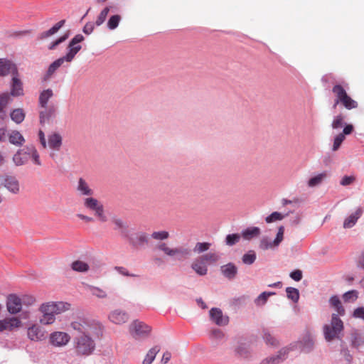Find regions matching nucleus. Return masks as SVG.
I'll return each mask as SVG.
<instances>
[{"label": "nucleus", "instance_id": "b1692460", "mask_svg": "<svg viewBox=\"0 0 364 364\" xmlns=\"http://www.w3.org/2000/svg\"><path fill=\"white\" fill-rule=\"evenodd\" d=\"M191 268L200 276H204L208 273V267L200 257H198L193 260Z\"/></svg>", "mask_w": 364, "mask_h": 364}, {"label": "nucleus", "instance_id": "a211bd4d", "mask_svg": "<svg viewBox=\"0 0 364 364\" xmlns=\"http://www.w3.org/2000/svg\"><path fill=\"white\" fill-rule=\"evenodd\" d=\"M3 185L11 193L18 194L20 191L19 181L15 176H6Z\"/></svg>", "mask_w": 364, "mask_h": 364}, {"label": "nucleus", "instance_id": "e433bc0d", "mask_svg": "<svg viewBox=\"0 0 364 364\" xmlns=\"http://www.w3.org/2000/svg\"><path fill=\"white\" fill-rule=\"evenodd\" d=\"M159 351L160 348L158 346H155L151 348L146 353L142 364H151Z\"/></svg>", "mask_w": 364, "mask_h": 364}, {"label": "nucleus", "instance_id": "cd10ccee", "mask_svg": "<svg viewBox=\"0 0 364 364\" xmlns=\"http://www.w3.org/2000/svg\"><path fill=\"white\" fill-rule=\"evenodd\" d=\"M221 272L225 277L232 279L237 273V268L233 263L230 262L221 267Z\"/></svg>", "mask_w": 364, "mask_h": 364}, {"label": "nucleus", "instance_id": "72a5a7b5", "mask_svg": "<svg viewBox=\"0 0 364 364\" xmlns=\"http://www.w3.org/2000/svg\"><path fill=\"white\" fill-rule=\"evenodd\" d=\"M327 177H328L327 171H323L322 173H320L311 177L308 181V183H307L308 186L311 187V188L316 187V186L320 185L323 181V180L326 179Z\"/></svg>", "mask_w": 364, "mask_h": 364}, {"label": "nucleus", "instance_id": "39448f33", "mask_svg": "<svg viewBox=\"0 0 364 364\" xmlns=\"http://www.w3.org/2000/svg\"><path fill=\"white\" fill-rule=\"evenodd\" d=\"M156 248L163 252L166 255L170 257L175 261L184 262L190 258L192 250L185 246L170 247L166 242H159Z\"/></svg>", "mask_w": 364, "mask_h": 364}, {"label": "nucleus", "instance_id": "7ed1b4c3", "mask_svg": "<svg viewBox=\"0 0 364 364\" xmlns=\"http://www.w3.org/2000/svg\"><path fill=\"white\" fill-rule=\"evenodd\" d=\"M70 308V304L63 301H50L41 305L39 311L42 314L40 323L43 325H50L55 322V315L63 313Z\"/></svg>", "mask_w": 364, "mask_h": 364}, {"label": "nucleus", "instance_id": "5fc2aeb1", "mask_svg": "<svg viewBox=\"0 0 364 364\" xmlns=\"http://www.w3.org/2000/svg\"><path fill=\"white\" fill-rule=\"evenodd\" d=\"M288 214L282 215V213H280L279 212H273L269 215L266 217L265 221L267 223H273V222L282 220Z\"/></svg>", "mask_w": 364, "mask_h": 364}, {"label": "nucleus", "instance_id": "ddd939ff", "mask_svg": "<svg viewBox=\"0 0 364 364\" xmlns=\"http://www.w3.org/2000/svg\"><path fill=\"white\" fill-rule=\"evenodd\" d=\"M39 111V122L41 125L48 123L50 120L54 118L56 115V109L55 105H50L46 107H40Z\"/></svg>", "mask_w": 364, "mask_h": 364}, {"label": "nucleus", "instance_id": "393cba45", "mask_svg": "<svg viewBox=\"0 0 364 364\" xmlns=\"http://www.w3.org/2000/svg\"><path fill=\"white\" fill-rule=\"evenodd\" d=\"M9 141L16 146H21L26 140L23 136L17 130H11L8 132Z\"/></svg>", "mask_w": 364, "mask_h": 364}, {"label": "nucleus", "instance_id": "423d86ee", "mask_svg": "<svg viewBox=\"0 0 364 364\" xmlns=\"http://www.w3.org/2000/svg\"><path fill=\"white\" fill-rule=\"evenodd\" d=\"M129 331L134 339L143 341L150 336L151 327L146 323L136 319L129 324Z\"/></svg>", "mask_w": 364, "mask_h": 364}, {"label": "nucleus", "instance_id": "4c0bfd02", "mask_svg": "<svg viewBox=\"0 0 364 364\" xmlns=\"http://www.w3.org/2000/svg\"><path fill=\"white\" fill-rule=\"evenodd\" d=\"M11 119L16 124L21 123L25 119V112L23 109L17 108L14 109L10 113Z\"/></svg>", "mask_w": 364, "mask_h": 364}, {"label": "nucleus", "instance_id": "79ce46f5", "mask_svg": "<svg viewBox=\"0 0 364 364\" xmlns=\"http://www.w3.org/2000/svg\"><path fill=\"white\" fill-rule=\"evenodd\" d=\"M287 296L289 299L291 300L294 303H297L299 299V291L296 288L294 287H287L286 288Z\"/></svg>", "mask_w": 364, "mask_h": 364}, {"label": "nucleus", "instance_id": "a19ab883", "mask_svg": "<svg viewBox=\"0 0 364 364\" xmlns=\"http://www.w3.org/2000/svg\"><path fill=\"white\" fill-rule=\"evenodd\" d=\"M31 158L33 163L37 166H41L40 155L34 146L28 147V159Z\"/></svg>", "mask_w": 364, "mask_h": 364}, {"label": "nucleus", "instance_id": "f257e3e1", "mask_svg": "<svg viewBox=\"0 0 364 364\" xmlns=\"http://www.w3.org/2000/svg\"><path fill=\"white\" fill-rule=\"evenodd\" d=\"M69 327L77 332L73 337L74 353L79 357H88L96 349L95 339H100L105 327L98 320L86 316H77L70 322Z\"/></svg>", "mask_w": 364, "mask_h": 364}, {"label": "nucleus", "instance_id": "6e6552de", "mask_svg": "<svg viewBox=\"0 0 364 364\" xmlns=\"http://www.w3.org/2000/svg\"><path fill=\"white\" fill-rule=\"evenodd\" d=\"M284 226H280L278 228L276 237L273 241H271L267 236L262 237L259 241V248L262 250H267L269 249H274L277 247L284 239Z\"/></svg>", "mask_w": 364, "mask_h": 364}, {"label": "nucleus", "instance_id": "ea45409f", "mask_svg": "<svg viewBox=\"0 0 364 364\" xmlns=\"http://www.w3.org/2000/svg\"><path fill=\"white\" fill-rule=\"evenodd\" d=\"M235 354L241 358H247L250 355V351L247 346L244 343L239 344L235 349Z\"/></svg>", "mask_w": 364, "mask_h": 364}, {"label": "nucleus", "instance_id": "37998d69", "mask_svg": "<svg viewBox=\"0 0 364 364\" xmlns=\"http://www.w3.org/2000/svg\"><path fill=\"white\" fill-rule=\"evenodd\" d=\"M257 259V255L254 250H249L247 253L244 254L242 257V261L245 264H252Z\"/></svg>", "mask_w": 364, "mask_h": 364}, {"label": "nucleus", "instance_id": "f704fd0d", "mask_svg": "<svg viewBox=\"0 0 364 364\" xmlns=\"http://www.w3.org/2000/svg\"><path fill=\"white\" fill-rule=\"evenodd\" d=\"M87 289H88V291L91 293V294L98 299H105L107 297V294L106 292V291H105L104 289L98 287H95V286H92V285H90V284H87Z\"/></svg>", "mask_w": 364, "mask_h": 364}, {"label": "nucleus", "instance_id": "6e6d98bb", "mask_svg": "<svg viewBox=\"0 0 364 364\" xmlns=\"http://www.w3.org/2000/svg\"><path fill=\"white\" fill-rule=\"evenodd\" d=\"M240 237L239 234H229L226 236L225 243L228 246H232L240 241Z\"/></svg>", "mask_w": 364, "mask_h": 364}, {"label": "nucleus", "instance_id": "f03ea898", "mask_svg": "<svg viewBox=\"0 0 364 364\" xmlns=\"http://www.w3.org/2000/svg\"><path fill=\"white\" fill-rule=\"evenodd\" d=\"M85 38L82 34L75 35L69 42L67 50V53L54 60L48 68V70L42 77L43 82H48L51 80L58 69L65 63H71L77 53L81 50L82 46L80 43L84 41Z\"/></svg>", "mask_w": 364, "mask_h": 364}, {"label": "nucleus", "instance_id": "c9c22d12", "mask_svg": "<svg viewBox=\"0 0 364 364\" xmlns=\"http://www.w3.org/2000/svg\"><path fill=\"white\" fill-rule=\"evenodd\" d=\"M11 100L10 94L3 93L0 95V118L4 119L6 116L5 108Z\"/></svg>", "mask_w": 364, "mask_h": 364}, {"label": "nucleus", "instance_id": "412c9836", "mask_svg": "<svg viewBox=\"0 0 364 364\" xmlns=\"http://www.w3.org/2000/svg\"><path fill=\"white\" fill-rule=\"evenodd\" d=\"M363 214V209L358 208L356 210L347 217L343 222V228L346 229L353 228L357 223L358 220L361 217Z\"/></svg>", "mask_w": 364, "mask_h": 364}, {"label": "nucleus", "instance_id": "c03bdc74", "mask_svg": "<svg viewBox=\"0 0 364 364\" xmlns=\"http://www.w3.org/2000/svg\"><path fill=\"white\" fill-rule=\"evenodd\" d=\"M350 344L353 348L358 349L361 346L364 345V337L358 333L352 334Z\"/></svg>", "mask_w": 364, "mask_h": 364}, {"label": "nucleus", "instance_id": "603ef678", "mask_svg": "<svg viewBox=\"0 0 364 364\" xmlns=\"http://www.w3.org/2000/svg\"><path fill=\"white\" fill-rule=\"evenodd\" d=\"M263 338L267 345L276 346L279 342L268 331H264Z\"/></svg>", "mask_w": 364, "mask_h": 364}, {"label": "nucleus", "instance_id": "bb28decb", "mask_svg": "<svg viewBox=\"0 0 364 364\" xmlns=\"http://www.w3.org/2000/svg\"><path fill=\"white\" fill-rule=\"evenodd\" d=\"M261 234V230L258 227H249L241 232V237L245 240H251L258 237Z\"/></svg>", "mask_w": 364, "mask_h": 364}, {"label": "nucleus", "instance_id": "0e129e2a", "mask_svg": "<svg viewBox=\"0 0 364 364\" xmlns=\"http://www.w3.org/2000/svg\"><path fill=\"white\" fill-rule=\"evenodd\" d=\"M314 341L312 339L308 338L304 341L303 350L310 352L314 348Z\"/></svg>", "mask_w": 364, "mask_h": 364}, {"label": "nucleus", "instance_id": "473e14b6", "mask_svg": "<svg viewBox=\"0 0 364 364\" xmlns=\"http://www.w3.org/2000/svg\"><path fill=\"white\" fill-rule=\"evenodd\" d=\"M332 92L336 97L333 105V108H336L337 105L341 101V99L344 98L348 94L344 87L341 85H334Z\"/></svg>", "mask_w": 364, "mask_h": 364}, {"label": "nucleus", "instance_id": "f3484780", "mask_svg": "<svg viewBox=\"0 0 364 364\" xmlns=\"http://www.w3.org/2000/svg\"><path fill=\"white\" fill-rule=\"evenodd\" d=\"M21 321L16 317L5 318L0 320V332L5 331H11L14 328L20 327Z\"/></svg>", "mask_w": 364, "mask_h": 364}, {"label": "nucleus", "instance_id": "20e7f679", "mask_svg": "<svg viewBox=\"0 0 364 364\" xmlns=\"http://www.w3.org/2000/svg\"><path fill=\"white\" fill-rule=\"evenodd\" d=\"M322 331L327 343L338 341L343 343L344 324L337 314H332L330 323L323 325Z\"/></svg>", "mask_w": 364, "mask_h": 364}, {"label": "nucleus", "instance_id": "f8f14e48", "mask_svg": "<svg viewBox=\"0 0 364 364\" xmlns=\"http://www.w3.org/2000/svg\"><path fill=\"white\" fill-rule=\"evenodd\" d=\"M210 320L219 326H225L229 323L228 316L223 315L222 310L219 308H212L209 311Z\"/></svg>", "mask_w": 364, "mask_h": 364}, {"label": "nucleus", "instance_id": "c756f323", "mask_svg": "<svg viewBox=\"0 0 364 364\" xmlns=\"http://www.w3.org/2000/svg\"><path fill=\"white\" fill-rule=\"evenodd\" d=\"M48 146L54 150L58 151L62 145V137L58 133H53L48 136Z\"/></svg>", "mask_w": 364, "mask_h": 364}, {"label": "nucleus", "instance_id": "a878e982", "mask_svg": "<svg viewBox=\"0 0 364 364\" xmlns=\"http://www.w3.org/2000/svg\"><path fill=\"white\" fill-rule=\"evenodd\" d=\"M112 223L114 225V230L120 232L121 236L125 238L129 232L128 225L122 219L119 218H113L112 219Z\"/></svg>", "mask_w": 364, "mask_h": 364}, {"label": "nucleus", "instance_id": "9d476101", "mask_svg": "<svg viewBox=\"0 0 364 364\" xmlns=\"http://www.w3.org/2000/svg\"><path fill=\"white\" fill-rule=\"evenodd\" d=\"M70 336L66 332L55 331L50 333L49 341L53 346L63 347L70 342Z\"/></svg>", "mask_w": 364, "mask_h": 364}, {"label": "nucleus", "instance_id": "3c124183", "mask_svg": "<svg viewBox=\"0 0 364 364\" xmlns=\"http://www.w3.org/2000/svg\"><path fill=\"white\" fill-rule=\"evenodd\" d=\"M341 350L340 354L341 355V358L344 361H353V355L350 354L348 348L343 343H341Z\"/></svg>", "mask_w": 364, "mask_h": 364}, {"label": "nucleus", "instance_id": "4d7b16f0", "mask_svg": "<svg viewBox=\"0 0 364 364\" xmlns=\"http://www.w3.org/2000/svg\"><path fill=\"white\" fill-rule=\"evenodd\" d=\"M358 294L356 290H350L343 295V299L346 302L354 301L358 299Z\"/></svg>", "mask_w": 364, "mask_h": 364}, {"label": "nucleus", "instance_id": "1a4fd4ad", "mask_svg": "<svg viewBox=\"0 0 364 364\" xmlns=\"http://www.w3.org/2000/svg\"><path fill=\"white\" fill-rule=\"evenodd\" d=\"M84 206L95 212V215L102 222L107 220V217L104 213V207L98 200L91 196H89L84 200Z\"/></svg>", "mask_w": 364, "mask_h": 364}, {"label": "nucleus", "instance_id": "aec40b11", "mask_svg": "<svg viewBox=\"0 0 364 364\" xmlns=\"http://www.w3.org/2000/svg\"><path fill=\"white\" fill-rule=\"evenodd\" d=\"M76 190L80 196L89 197L94 194V190L90 186L88 182L83 178H80L78 179Z\"/></svg>", "mask_w": 364, "mask_h": 364}, {"label": "nucleus", "instance_id": "680f3d73", "mask_svg": "<svg viewBox=\"0 0 364 364\" xmlns=\"http://www.w3.org/2000/svg\"><path fill=\"white\" fill-rule=\"evenodd\" d=\"M69 36L68 33L60 36L55 41H53L48 46L49 50H54L58 45L64 42Z\"/></svg>", "mask_w": 364, "mask_h": 364}, {"label": "nucleus", "instance_id": "de8ad7c7", "mask_svg": "<svg viewBox=\"0 0 364 364\" xmlns=\"http://www.w3.org/2000/svg\"><path fill=\"white\" fill-rule=\"evenodd\" d=\"M109 10L110 7L106 6L101 11L95 21V25L97 26H101L105 21L107 16L109 12Z\"/></svg>", "mask_w": 364, "mask_h": 364}, {"label": "nucleus", "instance_id": "864d4df0", "mask_svg": "<svg viewBox=\"0 0 364 364\" xmlns=\"http://www.w3.org/2000/svg\"><path fill=\"white\" fill-rule=\"evenodd\" d=\"M211 244L209 242H197L193 250L196 253H203L210 249Z\"/></svg>", "mask_w": 364, "mask_h": 364}, {"label": "nucleus", "instance_id": "052dcab7", "mask_svg": "<svg viewBox=\"0 0 364 364\" xmlns=\"http://www.w3.org/2000/svg\"><path fill=\"white\" fill-rule=\"evenodd\" d=\"M344 139L345 136H343V134H338V135H336L333 140L332 150L333 151H337L340 148Z\"/></svg>", "mask_w": 364, "mask_h": 364}, {"label": "nucleus", "instance_id": "9b49d317", "mask_svg": "<svg viewBox=\"0 0 364 364\" xmlns=\"http://www.w3.org/2000/svg\"><path fill=\"white\" fill-rule=\"evenodd\" d=\"M108 319L112 323L122 325L129 321V316L126 311L116 309L109 313Z\"/></svg>", "mask_w": 364, "mask_h": 364}, {"label": "nucleus", "instance_id": "c85d7f7f", "mask_svg": "<svg viewBox=\"0 0 364 364\" xmlns=\"http://www.w3.org/2000/svg\"><path fill=\"white\" fill-rule=\"evenodd\" d=\"M11 95L14 97L23 95V84L16 76L12 77Z\"/></svg>", "mask_w": 364, "mask_h": 364}, {"label": "nucleus", "instance_id": "bf43d9fd", "mask_svg": "<svg viewBox=\"0 0 364 364\" xmlns=\"http://www.w3.org/2000/svg\"><path fill=\"white\" fill-rule=\"evenodd\" d=\"M344 124L343 117L341 114H338L334 117L331 124V127L333 129H338L341 128Z\"/></svg>", "mask_w": 364, "mask_h": 364}, {"label": "nucleus", "instance_id": "774afa93", "mask_svg": "<svg viewBox=\"0 0 364 364\" xmlns=\"http://www.w3.org/2000/svg\"><path fill=\"white\" fill-rule=\"evenodd\" d=\"M289 276L293 280L299 282L302 279V272L299 269H296L291 272Z\"/></svg>", "mask_w": 364, "mask_h": 364}, {"label": "nucleus", "instance_id": "dca6fc26", "mask_svg": "<svg viewBox=\"0 0 364 364\" xmlns=\"http://www.w3.org/2000/svg\"><path fill=\"white\" fill-rule=\"evenodd\" d=\"M9 73H12L14 75L18 74L16 65L10 60L0 58V75L6 76Z\"/></svg>", "mask_w": 364, "mask_h": 364}, {"label": "nucleus", "instance_id": "4be33fe9", "mask_svg": "<svg viewBox=\"0 0 364 364\" xmlns=\"http://www.w3.org/2000/svg\"><path fill=\"white\" fill-rule=\"evenodd\" d=\"M54 96L52 89L47 88L43 90L38 96V104L39 107H46L48 105V101Z\"/></svg>", "mask_w": 364, "mask_h": 364}, {"label": "nucleus", "instance_id": "58836bf2", "mask_svg": "<svg viewBox=\"0 0 364 364\" xmlns=\"http://www.w3.org/2000/svg\"><path fill=\"white\" fill-rule=\"evenodd\" d=\"M275 293L274 292H272V291H264L262 293H261L254 301L255 305L257 306H264L269 297L272 295H274Z\"/></svg>", "mask_w": 364, "mask_h": 364}, {"label": "nucleus", "instance_id": "09e8293b", "mask_svg": "<svg viewBox=\"0 0 364 364\" xmlns=\"http://www.w3.org/2000/svg\"><path fill=\"white\" fill-rule=\"evenodd\" d=\"M200 257L204 261V262L205 264L207 262H209V263L216 262L220 258L219 255L217 253H214V252L206 253Z\"/></svg>", "mask_w": 364, "mask_h": 364}, {"label": "nucleus", "instance_id": "a18cd8bd", "mask_svg": "<svg viewBox=\"0 0 364 364\" xmlns=\"http://www.w3.org/2000/svg\"><path fill=\"white\" fill-rule=\"evenodd\" d=\"M340 103H341L348 109H351L358 107L357 102L353 100L348 95L344 98L341 99Z\"/></svg>", "mask_w": 364, "mask_h": 364}, {"label": "nucleus", "instance_id": "13d9d810", "mask_svg": "<svg viewBox=\"0 0 364 364\" xmlns=\"http://www.w3.org/2000/svg\"><path fill=\"white\" fill-rule=\"evenodd\" d=\"M151 237L156 240H164L168 238L169 233L167 231H155L151 234Z\"/></svg>", "mask_w": 364, "mask_h": 364}, {"label": "nucleus", "instance_id": "338daca9", "mask_svg": "<svg viewBox=\"0 0 364 364\" xmlns=\"http://www.w3.org/2000/svg\"><path fill=\"white\" fill-rule=\"evenodd\" d=\"M21 301H22V305L24 304L26 306H31L35 303L36 299L33 296L25 295L23 297V299H21Z\"/></svg>", "mask_w": 364, "mask_h": 364}, {"label": "nucleus", "instance_id": "8fccbe9b", "mask_svg": "<svg viewBox=\"0 0 364 364\" xmlns=\"http://www.w3.org/2000/svg\"><path fill=\"white\" fill-rule=\"evenodd\" d=\"M225 333L222 330L216 328L211 329L209 336L210 339L215 341H221L225 338Z\"/></svg>", "mask_w": 364, "mask_h": 364}, {"label": "nucleus", "instance_id": "49530a36", "mask_svg": "<svg viewBox=\"0 0 364 364\" xmlns=\"http://www.w3.org/2000/svg\"><path fill=\"white\" fill-rule=\"evenodd\" d=\"M121 19V16L118 14L112 16L107 21V28L109 30H114L118 27Z\"/></svg>", "mask_w": 364, "mask_h": 364}, {"label": "nucleus", "instance_id": "2f4dec72", "mask_svg": "<svg viewBox=\"0 0 364 364\" xmlns=\"http://www.w3.org/2000/svg\"><path fill=\"white\" fill-rule=\"evenodd\" d=\"M65 23V20H61V21H58L52 28H50V29H48L46 31L41 33L39 35L38 38L41 40H43V39L47 38L54 35L64 26Z\"/></svg>", "mask_w": 364, "mask_h": 364}, {"label": "nucleus", "instance_id": "4468645a", "mask_svg": "<svg viewBox=\"0 0 364 364\" xmlns=\"http://www.w3.org/2000/svg\"><path fill=\"white\" fill-rule=\"evenodd\" d=\"M6 307L10 314H16L22 309L21 299L16 294H9L7 297Z\"/></svg>", "mask_w": 364, "mask_h": 364}, {"label": "nucleus", "instance_id": "0eeeda50", "mask_svg": "<svg viewBox=\"0 0 364 364\" xmlns=\"http://www.w3.org/2000/svg\"><path fill=\"white\" fill-rule=\"evenodd\" d=\"M134 249H141L149 243V236L144 231H129L125 238Z\"/></svg>", "mask_w": 364, "mask_h": 364}, {"label": "nucleus", "instance_id": "7c9ffc66", "mask_svg": "<svg viewBox=\"0 0 364 364\" xmlns=\"http://www.w3.org/2000/svg\"><path fill=\"white\" fill-rule=\"evenodd\" d=\"M70 268L78 273H86L90 270V265L84 261L77 259L70 264Z\"/></svg>", "mask_w": 364, "mask_h": 364}, {"label": "nucleus", "instance_id": "5701e85b", "mask_svg": "<svg viewBox=\"0 0 364 364\" xmlns=\"http://www.w3.org/2000/svg\"><path fill=\"white\" fill-rule=\"evenodd\" d=\"M27 333L31 341H41L45 338L44 331L37 325H33L28 328Z\"/></svg>", "mask_w": 364, "mask_h": 364}, {"label": "nucleus", "instance_id": "6ab92c4d", "mask_svg": "<svg viewBox=\"0 0 364 364\" xmlns=\"http://www.w3.org/2000/svg\"><path fill=\"white\" fill-rule=\"evenodd\" d=\"M13 161L17 166L26 164L28 161V147L18 149L13 156Z\"/></svg>", "mask_w": 364, "mask_h": 364}, {"label": "nucleus", "instance_id": "2eb2a0df", "mask_svg": "<svg viewBox=\"0 0 364 364\" xmlns=\"http://www.w3.org/2000/svg\"><path fill=\"white\" fill-rule=\"evenodd\" d=\"M289 352V348L287 347L282 348L277 355L263 359L260 364H279L287 359Z\"/></svg>", "mask_w": 364, "mask_h": 364}, {"label": "nucleus", "instance_id": "e2e57ef3", "mask_svg": "<svg viewBox=\"0 0 364 364\" xmlns=\"http://www.w3.org/2000/svg\"><path fill=\"white\" fill-rule=\"evenodd\" d=\"M355 181V177L354 176H344L341 181L340 184L343 186H347L351 185Z\"/></svg>", "mask_w": 364, "mask_h": 364}, {"label": "nucleus", "instance_id": "69168bd1", "mask_svg": "<svg viewBox=\"0 0 364 364\" xmlns=\"http://www.w3.org/2000/svg\"><path fill=\"white\" fill-rule=\"evenodd\" d=\"M353 316L356 318L364 320V307H358L354 309Z\"/></svg>", "mask_w": 364, "mask_h": 364}]
</instances>
